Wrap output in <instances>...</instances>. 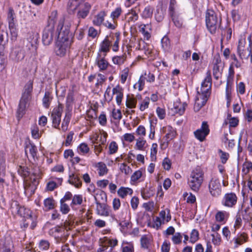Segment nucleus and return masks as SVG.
<instances>
[{"mask_svg": "<svg viewBox=\"0 0 252 252\" xmlns=\"http://www.w3.org/2000/svg\"><path fill=\"white\" fill-rule=\"evenodd\" d=\"M17 172L24 179L29 177L31 183L27 182L25 183V193L30 192L31 194L33 193L36 186L39 183V180L41 178V172L40 169L38 168H34L31 174L28 167L19 166Z\"/></svg>", "mask_w": 252, "mask_h": 252, "instance_id": "f257e3e1", "label": "nucleus"}, {"mask_svg": "<svg viewBox=\"0 0 252 252\" xmlns=\"http://www.w3.org/2000/svg\"><path fill=\"white\" fill-rule=\"evenodd\" d=\"M212 80H204L199 90L197 89V95L195 99L194 109L198 111L206 103L211 94Z\"/></svg>", "mask_w": 252, "mask_h": 252, "instance_id": "f03ea898", "label": "nucleus"}, {"mask_svg": "<svg viewBox=\"0 0 252 252\" xmlns=\"http://www.w3.org/2000/svg\"><path fill=\"white\" fill-rule=\"evenodd\" d=\"M30 47H33V45L29 42L25 46L16 45L13 46L10 50L9 54V59L15 63H18L22 62L25 57L28 54Z\"/></svg>", "mask_w": 252, "mask_h": 252, "instance_id": "7ed1b4c3", "label": "nucleus"}, {"mask_svg": "<svg viewBox=\"0 0 252 252\" xmlns=\"http://www.w3.org/2000/svg\"><path fill=\"white\" fill-rule=\"evenodd\" d=\"M204 173L200 167L192 171L188 179V184L190 188L194 191H198L203 183Z\"/></svg>", "mask_w": 252, "mask_h": 252, "instance_id": "20e7f679", "label": "nucleus"}, {"mask_svg": "<svg viewBox=\"0 0 252 252\" xmlns=\"http://www.w3.org/2000/svg\"><path fill=\"white\" fill-rule=\"evenodd\" d=\"M221 19H219L216 12L208 9L206 13V24L208 30L211 33L216 32L220 27Z\"/></svg>", "mask_w": 252, "mask_h": 252, "instance_id": "39448f33", "label": "nucleus"}, {"mask_svg": "<svg viewBox=\"0 0 252 252\" xmlns=\"http://www.w3.org/2000/svg\"><path fill=\"white\" fill-rule=\"evenodd\" d=\"M55 20L52 19L51 23L45 28L42 33V42L44 45H49L53 41L55 36Z\"/></svg>", "mask_w": 252, "mask_h": 252, "instance_id": "423d86ee", "label": "nucleus"}, {"mask_svg": "<svg viewBox=\"0 0 252 252\" xmlns=\"http://www.w3.org/2000/svg\"><path fill=\"white\" fill-rule=\"evenodd\" d=\"M10 210L14 215H18L24 218L32 217V212L29 209L20 205L17 201H13L11 204Z\"/></svg>", "mask_w": 252, "mask_h": 252, "instance_id": "0eeeda50", "label": "nucleus"}, {"mask_svg": "<svg viewBox=\"0 0 252 252\" xmlns=\"http://www.w3.org/2000/svg\"><path fill=\"white\" fill-rule=\"evenodd\" d=\"M209 190L214 197H218L221 193V186L220 180L217 177H212L209 182Z\"/></svg>", "mask_w": 252, "mask_h": 252, "instance_id": "6e6552de", "label": "nucleus"}, {"mask_svg": "<svg viewBox=\"0 0 252 252\" xmlns=\"http://www.w3.org/2000/svg\"><path fill=\"white\" fill-rule=\"evenodd\" d=\"M15 14L12 8L9 7L7 13V20L8 22L9 29L11 34V39L15 40L17 36V32L15 25Z\"/></svg>", "mask_w": 252, "mask_h": 252, "instance_id": "1a4fd4ad", "label": "nucleus"}, {"mask_svg": "<svg viewBox=\"0 0 252 252\" xmlns=\"http://www.w3.org/2000/svg\"><path fill=\"white\" fill-rule=\"evenodd\" d=\"M58 31L57 41L66 42H71V40H69L71 37V35L69 34V28L67 26H63L60 24Z\"/></svg>", "mask_w": 252, "mask_h": 252, "instance_id": "9d476101", "label": "nucleus"}, {"mask_svg": "<svg viewBox=\"0 0 252 252\" xmlns=\"http://www.w3.org/2000/svg\"><path fill=\"white\" fill-rule=\"evenodd\" d=\"M210 132L209 125L207 122H202L200 128L194 131L195 137L200 142L204 141Z\"/></svg>", "mask_w": 252, "mask_h": 252, "instance_id": "9b49d317", "label": "nucleus"}, {"mask_svg": "<svg viewBox=\"0 0 252 252\" xmlns=\"http://www.w3.org/2000/svg\"><path fill=\"white\" fill-rule=\"evenodd\" d=\"M245 40L240 39L237 46V53L239 57L242 59H248L251 54L250 46L247 49L245 48Z\"/></svg>", "mask_w": 252, "mask_h": 252, "instance_id": "f8f14e48", "label": "nucleus"}, {"mask_svg": "<svg viewBox=\"0 0 252 252\" xmlns=\"http://www.w3.org/2000/svg\"><path fill=\"white\" fill-rule=\"evenodd\" d=\"M63 111V106L59 104L58 107L54 109L51 114L53 125L55 128H58L59 126Z\"/></svg>", "mask_w": 252, "mask_h": 252, "instance_id": "ddd939ff", "label": "nucleus"}, {"mask_svg": "<svg viewBox=\"0 0 252 252\" xmlns=\"http://www.w3.org/2000/svg\"><path fill=\"white\" fill-rule=\"evenodd\" d=\"M95 203L96 204V212L99 215L108 217L110 213V207L104 202H100V200H98L95 197Z\"/></svg>", "mask_w": 252, "mask_h": 252, "instance_id": "4468645a", "label": "nucleus"}, {"mask_svg": "<svg viewBox=\"0 0 252 252\" xmlns=\"http://www.w3.org/2000/svg\"><path fill=\"white\" fill-rule=\"evenodd\" d=\"M71 44V42H61L57 41L55 48L56 55L61 57L64 56Z\"/></svg>", "mask_w": 252, "mask_h": 252, "instance_id": "2eb2a0df", "label": "nucleus"}, {"mask_svg": "<svg viewBox=\"0 0 252 252\" xmlns=\"http://www.w3.org/2000/svg\"><path fill=\"white\" fill-rule=\"evenodd\" d=\"M33 81L30 80L25 85L23 93L20 100L28 102L31 98L32 92L33 88Z\"/></svg>", "mask_w": 252, "mask_h": 252, "instance_id": "dca6fc26", "label": "nucleus"}, {"mask_svg": "<svg viewBox=\"0 0 252 252\" xmlns=\"http://www.w3.org/2000/svg\"><path fill=\"white\" fill-rule=\"evenodd\" d=\"M237 197L234 193H228L225 194L223 200V205L228 207H232L237 202Z\"/></svg>", "mask_w": 252, "mask_h": 252, "instance_id": "f3484780", "label": "nucleus"}, {"mask_svg": "<svg viewBox=\"0 0 252 252\" xmlns=\"http://www.w3.org/2000/svg\"><path fill=\"white\" fill-rule=\"evenodd\" d=\"M224 67V63L219 58H217L213 67V75L215 79L221 77V72Z\"/></svg>", "mask_w": 252, "mask_h": 252, "instance_id": "a211bd4d", "label": "nucleus"}, {"mask_svg": "<svg viewBox=\"0 0 252 252\" xmlns=\"http://www.w3.org/2000/svg\"><path fill=\"white\" fill-rule=\"evenodd\" d=\"M8 40V36L7 32L4 31H0V54L4 50V46Z\"/></svg>", "mask_w": 252, "mask_h": 252, "instance_id": "6ab92c4d", "label": "nucleus"}, {"mask_svg": "<svg viewBox=\"0 0 252 252\" xmlns=\"http://www.w3.org/2000/svg\"><path fill=\"white\" fill-rule=\"evenodd\" d=\"M32 229L34 228L36 225V216L29 217L27 218H25V220L23 222V226L24 228H27L29 226Z\"/></svg>", "mask_w": 252, "mask_h": 252, "instance_id": "aec40b11", "label": "nucleus"}, {"mask_svg": "<svg viewBox=\"0 0 252 252\" xmlns=\"http://www.w3.org/2000/svg\"><path fill=\"white\" fill-rule=\"evenodd\" d=\"M84 0H69L67 3V8L69 13L73 12L80 6L81 2Z\"/></svg>", "mask_w": 252, "mask_h": 252, "instance_id": "412c9836", "label": "nucleus"}, {"mask_svg": "<svg viewBox=\"0 0 252 252\" xmlns=\"http://www.w3.org/2000/svg\"><path fill=\"white\" fill-rule=\"evenodd\" d=\"M117 193L120 197L124 198L128 195H132L133 190L130 188L122 187L118 190Z\"/></svg>", "mask_w": 252, "mask_h": 252, "instance_id": "4be33fe9", "label": "nucleus"}, {"mask_svg": "<svg viewBox=\"0 0 252 252\" xmlns=\"http://www.w3.org/2000/svg\"><path fill=\"white\" fill-rule=\"evenodd\" d=\"M5 167V154L3 152H0V176H4Z\"/></svg>", "mask_w": 252, "mask_h": 252, "instance_id": "5701e85b", "label": "nucleus"}, {"mask_svg": "<svg viewBox=\"0 0 252 252\" xmlns=\"http://www.w3.org/2000/svg\"><path fill=\"white\" fill-rule=\"evenodd\" d=\"M68 182L70 184L74 185L76 188H79L82 186V182L77 175L72 174L69 175Z\"/></svg>", "mask_w": 252, "mask_h": 252, "instance_id": "b1692460", "label": "nucleus"}, {"mask_svg": "<svg viewBox=\"0 0 252 252\" xmlns=\"http://www.w3.org/2000/svg\"><path fill=\"white\" fill-rule=\"evenodd\" d=\"M27 104H28V102H26L25 101H23V100L20 101L19 106H18V108L17 110V118H18V119H20V118H21L23 117V116L24 115V114L25 113V110H26V108Z\"/></svg>", "mask_w": 252, "mask_h": 252, "instance_id": "393cba45", "label": "nucleus"}, {"mask_svg": "<svg viewBox=\"0 0 252 252\" xmlns=\"http://www.w3.org/2000/svg\"><path fill=\"white\" fill-rule=\"evenodd\" d=\"M106 14L104 11H100L94 17L93 21V24L95 26H100L104 21Z\"/></svg>", "mask_w": 252, "mask_h": 252, "instance_id": "a878e982", "label": "nucleus"}, {"mask_svg": "<svg viewBox=\"0 0 252 252\" xmlns=\"http://www.w3.org/2000/svg\"><path fill=\"white\" fill-rule=\"evenodd\" d=\"M226 98L227 100V107H229L231 101V87L229 80H227L225 89Z\"/></svg>", "mask_w": 252, "mask_h": 252, "instance_id": "bb28decb", "label": "nucleus"}, {"mask_svg": "<svg viewBox=\"0 0 252 252\" xmlns=\"http://www.w3.org/2000/svg\"><path fill=\"white\" fill-rule=\"evenodd\" d=\"M95 167L97 168L98 171V175L100 176H103L106 174L108 172V169L106 164L102 162H99L95 165Z\"/></svg>", "mask_w": 252, "mask_h": 252, "instance_id": "cd10ccee", "label": "nucleus"}, {"mask_svg": "<svg viewBox=\"0 0 252 252\" xmlns=\"http://www.w3.org/2000/svg\"><path fill=\"white\" fill-rule=\"evenodd\" d=\"M113 94H116V101L118 105H120L123 97V94L122 92V89L119 85H117L113 89Z\"/></svg>", "mask_w": 252, "mask_h": 252, "instance_id": "c85d7f7f", "label": "nucleus"}, {"mask_svg": "<svg viewBox=\"0 0 252 252\" xmlns=\"http://www.w3.org/2000/svg\"><path fill=\"white\" fill-rule=\"evenodd\" d=\"M55 206V201L53 198H47L44 201V209L49 211L53 209Z\"/></svg>", "mask_w": 252, "mask_h": 252, "instance_id": "c756f323", "label": "nucleus"}, {"mask_svg": "<svg viewBox=\"0 0 252 252\" xmlns=\"http://www.w3.org/2000/svg\"><path fill=\"white\" fill-rule=\"evenodd\" d=\"M153 10L154 8L152 6L150 5L146 6L141 14L142 17L144 19L151 18L153 16Z\"/></svg>", "mask_w": 252, "mask_h": 252, "instance_id": "7c9ffc66", "label": "nucleus"}, {"mask_svg": "<svg viewBox=\"0 0 252 252\" xmlns=\"http://www.w3.org/2000/svg\"><path fill=\"white\" fill-rule=\"evenodd\" d=\"M83 202V196L81 194H75L73 196L70 206L73 208L74 206L80 205Z\"/></svg>", "mask_w": 252, "mask_h": 252, "instance_id": "2f4dec72", "label": "nucleus"}, {"mask_svg": "<svg viewBox=\"0 0 252 252\" xmlns=\"http://www.w3.org/2000/svg\"><path fill=\"white\" fill-rule=\"evenodd\" d=\"M105 55H106L104 54V56H105ZM99 56V57H98L96 59L97 65L101 70H105L107 68L108 65V63L107 61L105 60L104 57H103V58H101L100 56Z\"/></svg>", "mask_w": 252, "mask_h": 252, "instance_id": "473e14b6", "label": "nucleus"}, {"mask_svg": "<svg viewBox=\"0 0 252 252\" xmlns=\"http://www.w3.org/2000/svg\"><path fill=\"white\" fill-rule=\"evenodd\" d=\"M128 22H135L138 19V13L134 9H131L126 15Z\"/></svg>", "mask_w": 252, "mask_h": 252, "instance_id": "72a5a7b5", "label": "nucleus"}, {"mask_svg": "<svg viewBox=\"0 0 252 252\" xmlns=\"http://www.w3.org/2000/svg\"><path fill=\"white\" fill-rule=\"evenodd\" d=\"M126 55L124 54L121 56H116L112 58L113 63L119 65L123 64L126 61Z\"/></svg>", "mask_w": 252, "mask_h": 252, "instance_id": "f704fd0d", "label": "nucleus"}, {"mask_svg": "<svg viewBox=\"0 0 252 252\" xmlns=\"http://www.w3.org/2000/svg\"><path fill=\"white\" fill-rule=\"evenodd\" d=\"M155 194V190L152 188L144 189L142 191L141 194L143 198L147 199L153 196Z\"/></svg>", "mask_w": 252, "mask_h": 252, "instance_id": "c9c22d12", "label": "nucleus"}, {"mask_svg": "<svg viewBox=\"0 0 252 252\" xmlns=\"http://www.w3.org/2000/svg\"><path fill=\"white\" fill-rule=\"evenodd\" d=\"M52 99V97L50 93L49 92H46L42 99V102L44 106L46 108H48Z\"/></svg>", "mask_w": 252, "mask_h": 252, "instance_id": "e433bc0d", "label": "nucleus"}, {"mask_svg": "<svg viewBox=\"0 0 252 252\" xmlns=\"http://www.w3.org/2000/svg\"><path fill=\"white\" fill-rule=\"evenodd\" d=\"M111 45V42L108 39L107 37L102 42L101 44V51L107 53L109 51V47Z\"/></svg>", "mask_w": 252, "mask_h": 252, "instance_id": "4c0bfd02", "label": "nucleus"}, {"mask_svg": "<svg viewBox=\"0 0 252 252\" xmlns=\"http://www.w3.org/2000/svg\"><path fill=\"white\" fill-rule=\"evenodd\" d=\"M187 105L186 103L175 104V112L177 113H178L180 115H182L185 112Z\"/></svg>", "mask_w": 252, "mask_h": 252, "instance_id": "58836bf2", "label": "nucleus"}, {"mask_svg": "<svg viewBox=\"0 0 252 252\" xmlns=\"http://www.w3.org/2000/svg\"><path fill=\"white\" fill-rule=\"evenodd\" d=\"M70 120V115L69 113H66L65 117L63 121L62 124V129L63 131H65L67 130L68 126Z\"/></svg>", "mask_w": 252, "mask_h": 252, "instance_id": "ea45409f", "label": "nucleus"}, {"mask_svg": "<svg viewBox=\"0 0 252 252\" xmlns=\"http://www.w3.org/2000/svg\"><path fill=\"white\" fill-rule=\"evenodd\" d=\"M146 141L143 138L139 137L136 140L135 147L139 150H144L145 148Z\"/></svg>", "mask_w": 252, "mask_h": 252, "instance_id": "a19ab883", "label": "nucleus"}, {"mask_svg": "<svg viewBox=\"0 0 252 252\" xmlns=\"http://www.w3.org/2000/svg\"><path fill=\"white\" fill-rule=\"evenodd\" d=\"M97 112L95 111V108H92V105L91 108L87 112V120H91V119H95L97 118Z\"/></svg>", "mask_w": 252, "mask_h": 252, "instance_id": "79ce46f5", "label": "nucleus"}, {"mask_svg": "<svg viewBox=\"0 0 252 252\" xmlns=\"http://www.w3.org/2000/svg\"><path fill=\"white\" fill-rule=\"evenodd\" d=\"M150 99L149 97H146L141 100L139 104V109L143 111L148 108Z\"/></svg>", "mask_w": 252, "mask_h": 252, "instance_id": "37998d69", "label": "nucleus"}, {"mask_svg": "<svg viewBox=\"0 0 252 252\" xmlns=\"http://www.w3.org/2000/svg\"><path fill=\"white\" fill-rule=\"evenodd\" d=\"M162 47L165 51H168L170 47V40L166 36H164L161 40Z\"/></svg>", "mask_w": 252, "mask_h": 252, "instance_id": "c03bdc74", "label": "nucleus"}, {"mask_svg": "<svg viewBox=\"0 0 252 252\" xmlns=\"http://www.w3.org/2000/svg\"><path fill=\"white\" fill-rule=\"evenodd\" d=\"M141 247L147 249L150 245V239L146 235L143 236L140 239Z\"/></svg>", "mask_w": 252, "mask_h": 252, "instance_id": "a18cd8bd", "label": "nucleus"}, {"mask_svg": "<svg viewBox=\"0 0 252 252\" xmlns=\"http://www.w3.org/2000/svg\"><path fill=\"white\" fill-rule=\"evenodd\" d=\"M28 150L29 151L32 157L34 158L36 157L37 149L36 147L33 145H29L26 146L25 152L27 153Z\"/></svg>", "mask_w": 252, "mask_h": 252, "instance_id": "49530a36", "label": "nucleus"}, {"mask_svg": "<svg viewBox=\"0 0 252 252\" xmlns=\"http://www.w3.org/2000/svg\"><path fill=\"white\" fill-rule=\"evenodd\" d=\"M120 170L122 173H124L126 175L130 174L132 171L131 168L125 163H123L120 164Z\"/></svg>", "mask_w": 252, "mask_h": 252, "instance_id": "de8ad7c7", "label": "nucleus"}, {"mask_svg": "<svg viewBox=\"0 0 252 252\" xmlns=\"http://www.w3.org/2000/svg\"><path fill=\"white\" fill-rule=\"evenodd\" d=\"M218 153L219 154L220 158L221 163H222L223 164L225 163L229 157V154L222 151L220 149H219L218 150Z\"/></svg>", "mask_w": 252, "mask_h": 252, "instance_id": "09e8293b", "label": "nucleus"}, {"mask_svg": "<svg viewBox=\"0 0 252 252\" xmlns=\"http://www.w3.org/2000/svg\"><path fill=\"white\" fill-rule=\"evenodd\" d=\"M199 239V232L196 229H193L190 235L189 241L192 243H195Z\"/></svg>", "mask_w": 252, "mask_h": 252, "instance_id": "8fccbe9b", "label": "nucleus"}, {"mask_svg": "<svg viewBox=\"0 0 252 252\" xmlns=\"http://www.w3.org/2000/svg\"><path fill=\"white\" fill-rule=\"evenodd\" d=\"M164 12L161 8H158L157 9L156 12L155 14V17L158 22L162 21L164 18Z\"/></svg>", "mask_w": 252, "mask_h": 252, "instance_id": "3c124183", "label": "nucleus"}, {"mask_svg": "<svg viewBox=\"0 0 252 252\" xmlns=\"http://www.w3.org/2000/svg\"><path fill=\"white\" fill-rule=\"evenodd\" d=\"M97 252H113V250L109 246H108L106 242L104 241L100 247L98 249Z\"/></svg>", "mask_w": 252, "mask_h": 252, "instance_id": "603ef678", "label": "nucleus"}, {"mask_svg": "<svg viewBox=\"0 0 252 252\" xmlns=\"http://www.w3.org/2000/svg\"><path fill=\"white\" fill-rule=\"evenodd\" d=\"M2 252H14L13 244L11 240L7 241L5 244Z\"/></svg>", "mask_w": 252, "mask_h": 252, "instance_id": "864d4df0", "label": "nucleus"}, {"mask_svg": "<svg viewBox=\"0 0 252 252\" xmlns=\"http://www.w3.org/2000/svg\"><path fill=\"white\" fill-rule=\"evenodd\" d=\"M32 135L33 138L37 139L40 136L39 133V129L36 125H33L31 127Z\"/></svg>", "mask_w": 252, "mask_h": 252, "instance_id": "5fc2aeb1", "label": "nucleus"}, {"mask_svg": "<svg viewBox=\"0 0 252 252\" xmlns=\"http://www.w3.org/2000/svg\"><path fill=\"white\" fill-rule=\"evenodd\" d=\"M227 119L229 120V126L231 127H235L236 126L239 122V120L238 118L235 117H231V115L228 114L227 115Z\"/></svg>", "mask_w": 252, "mask_h": 252, "instance_id": "6e6d98bb", "label": "nucleus"}, {"mask_svg": "<svg viewBox=\"0 0 252 252\" xmlns=\"http://www.w3.org/2000/svg\"><path fill=\"white\" fill-rule=\"evenodd\" d=\"M114 119L119 121L122 117L121 111L120 109H113L111 114Z\"/></svg>", "mask_w": 252, "mask_h": 252, "instance_id": "4d7b16f0", "label": "nucleus"}, {"mask_svg": "<svg viewBox=\"0 0 252 252\" xmlns=\"http://www.w3.org/2000/svg\"><path fill=\"white\" fill-rule=\"evenodd\" d=\"M182 235L180 233H175L172 237V240L174 244H180L182 242Z\"/></svg>", "mask_w": 252, "mask_h": 252, "instance_id": "13d9d810", "label": "nucleus"}, {"mask_svg": "<svg viewBox=\"0 0 252 252\" xmlns=\"http://www.w3.org/2000/svg\"><path fill=\"white\" fill-rule=\"evenodd\" d=\"M61 206H60V210L63 214H67L69 211L70 208L69 206L66 204L64 202H62L60 201Z\"/></svg>", "mask_w": 252, "mask_h": 252, "instance_id": "bf43d9fd", "label": "nucleus"}, {"mask_svg": "<svg viewBox=\"0 0 252 252\" xmlns=\"http://www.w3.org/2000/svg\"><path fill=\"white\" fill-rule=\"evenodd\" d=\"M252 169V163L249 161H246L244 162L243 165V172L245 173V174H248L251 170Z\"/></svg>", "mask_w": 252, "mask_h": 252, "instance_id": "052dcab7", "label": "nucleus"}, {"mask_svg": "<svg viewBox=\"0 0 252 252\" xmlns=\"http://www.w3.org/2000/svg\"><path fill=\"white\" fill-rule=\"evenodd\" d=\"M50 246L49 243L46 240H41L39 244V248L41 250H47Z\"/></svg>", "mask_w": 252, "mask_h": 252, "instance_id": "680f3d73", "label": "nucleus"}, {"mask_svg": "<svg viewBox=\"0 0 252 252\" xmlns=\"http://www.w3.org/2000/svg\"><path fill=\"white\" fill-rule=\"evenodd\" d=\"M226 214L225 212L219 211L216 215V220L219 222H222L224 220L225 215Z\"/></svg>", "mask_w": 252, "mask_h": 252, "instance_id": "e2e57ef3", "label": "nucleus"}, {"mask_svg": "<svg viewBox=\"0 0 252 252\" xmlns=\"http://www.w3.org/2000/svg\"><path fill=\"white\" fill-rule=\"evenodd\" d=\"M144 85V80H138V82L134 85L133 88L134 89H137L139 91H141L143 90Z\"/></svg>", "mask_w": 252, "mask_h": 252, "instance_id": "0e129e2a", "label": "nucleus"}, {"mask_svg": "<svg viewBox=\"0 0 252 252\" xmlns=\"http://www.w3.org/2000/svg\"><path fill=\"white\" fill-rule=\"evenodd\" d=\"M212 237V242L216 245H219L221 241V238L220 234L218 233L211 234Z\"/></svg>", "mask_w": 252, "mask_h": 252, "instance_id": "69168bd1", "label": "nucleus"}, {"mask_svg": "<svg viewBox=\"0 0 252 252\" xmlns=\"http://www.w3.org/2000/svg\"><path fill=\"white\" fill-rule=\"evenodd\" d=\"M78 149L83 154L88 153L90 150L87 144L84 143L81 144L78 147Z\"/></svg>", "mask_w": 252, "mask_h": 252, "instance_id": "338daca9", "label": "nucleus"}, {"mask_svg": "<svg viewBox=\"0 0 252 252\" xmlns=\"http://www.w3.org/2000/svg\"><path fill=\"white\" fill-rule=\"evenodd\" d=\"M109 149L110 154L115 153L118 150V145L117 143L114 141L111 142L109 146Z\"/></svg>", "mask_w": 252, "mask_h": 252, "instance_id": "774afa93", "label": "nucleus"}]
</instances>
